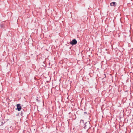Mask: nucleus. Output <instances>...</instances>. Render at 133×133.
Returning <instances> with one entry per match:
<instances>
[{
    "instance_id": "f257e3e1",
    "label": "nucleus",
    "mask_w": 133,
    "mask_h": 133,
    "mask_svg": "<svg viewBox=\"0 0 133 133\" xmlns=\"http://www.w3.org/2000/svg\"><path fill=\"white\" fill-rule=\"evenodd\" d=\"M77 43V41L75 39H73L72 41L70 43L72 45H75Z\"/></svg>"
},
{
    "instance_id": "20e7f679",
    "label": "nucleus",
    "mask_w": 133,
    "mask_h": 133,
    "mask_svg": "<svg viewBox=\"0 0 133 133\" xmlns=\"http://www.w3.org/2000/svg\"><path fill=\"white\" fill-rule=\"evenodd\" d=\"M84 128L85 129H87V128L86 126V125H85V126L84 127Z\"/></svg>"
},
{
    "instance_id": "f03ea898",
    "label": "nucleus",
    "mask_w": 133,
    "mask_h": 133,
    "mask_svg": "<svg viewBox=\"0 0 133 133\" xmlns=\"http://www.w3.org/2000/svg\"><path fill=\"white\" fill-rule=\"evenodd\" d=\"M20 104H18L17 105V108L18 111H20L22 109L21 107L20 106Z\"/></svg>"
},
{
    "instance_id": "7ed1b4c3",
    "label": "nucleus",
    "mask_w": 133,
    "mask_h": 133,
    "mask_svg": "<svg viewBox=\"0 0 133 133\" xmlns=\"http://www.w3.org/2000/svg\"><path fill=\"white\" fill-rule=\"evenodd\" d=\"M116 3L115 2H112L110 3V5L111 6H116Z\"/></svg>"
},
{
    "instance_id": "39448f33",
    "label": "nucleus",
    "mask_w": 133,
    "mask_h": 133,
    "mask_svg": "<svg viewBox=\"0 0 133 133\" xmlns=\"http://www.w3.org/2000/svg\"><path fill=\"white\" fill-rule=\"evenodd\" d=\"M105 77H106V76L105 75Z\"/></svg>"
}]
</instances>
